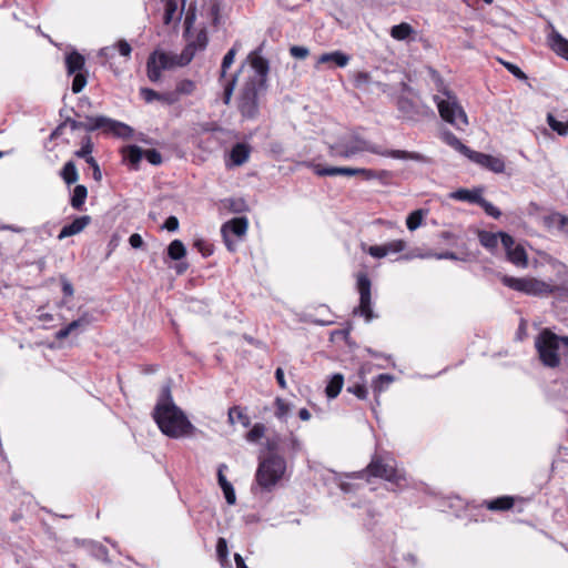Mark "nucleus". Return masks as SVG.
<instances>
[{"label": "nucleus", "mask_w": 568, "mask_h": 568, "mask_svg": "<svg viewBox=\"0 0 568 568\" xmlns=\"http://www.w3.org/2000/svg\"><path fill=\"white\" fill-rule=\"evenodd\" d=\"M152 417L160 430L168 437H185L194 432V426L184 412L174 404L170 387L162 388Z\"/></svg>", "instance_id": "f257e3e1"}, {"label": "nucleus", "mask_w": 568, "mask_h": 568, "mask_svg": "<svg viewBox=\"0 0 568 568\" xmlns=\"http://www.w3.org/2000/svg\"><path fill=\"white\" fill-rule=\"evenodd\" d=\"M369 152L385 158L398 160H413L416 162H428V158L418 153L404 150H384L375 145L358 134L343 138L328 146V154L332 158L351 159L359 153Z\"/></svg>", "instance_id": "f03ea898"}, {"label": "nucleus", "mask_w": 568, "mask_h": 568, "mask_svg": "<svg viewBox=\"0 0 568 568\" xmlns=\"http://www.w3.org/2000/svg\"><path fill=\"white\" fill-rule=\"evenodd\" d=\"M358 477L368 483L371 478H379L398 489H403L407 486L406 471L397 467V463L393 457L382 454H374L371 462L359 473Z\"/></svg>", "instance_id": "7ed1b4c3"}, {"label": "nucleus", "mask_w": 568, "mask_h": 568, "mask_svg": "<svg viewBox=\"0 0 568 568\" xmlns=\"http://www.w3.org/2000/svg\"><path fill=\"white\" fill-rule=\"evenodd\" d=\"M67 125H69L72 131L83 129L87 132H93L100 130L105 135L121 139H130L133 136L134 132L130 125L104 115L87 116L85 121H77L68 118L58 126V130H62Z\"/></svg>", "instance_id": "20e7f679"}, {"label": "nucleus", "mask_w": 568, "mask_h": 568, "mask_svg": "<svg viewBox=\"0 0 568 568\" xmlns=\"http://www.w3.org/2000/svg\"><path fill=\"white\" fill-rule=\"evenodd\" d=\"M286 470V460L278 454H270L260 460L255 481L262 490L271 491L282 479Z\"/></svg>", "instance_id": "39448f33"}, {"label": "nucleus", "mask_w": 568, "mask_h": 568, "mask_svg": "<svg viewBox=\"0 0 568 568\" xmlns=\"http://www.w3.org/2000/svg\"><path fill=\"white\" fill-rule=\"evenodd\" d=\"M267 85H257L254 81H245L240 89L236 105L244 120H254L260 114V98Z\"/></svg>", "instance_id": "423d86ee"}, {"label": "nucleus", "mask_w": 568, "mask_h": 568, "mask_svg": "<svg viewBox=\"0 0 568 568\" xmlns=\"http://www.w3.org/2000/svg\"><path fill=\"white\" fill-rule=\"evenodd\" d=\"M500 282L516 292L531 296H548L560 290L559 286L551 285L536 277H514L509 275H500Z\"/></svg>", "instance_id": "0eeeda50"}, {"label": "nucleus", "mask_w": 568, "mask_h": 568, "mask_svg": "<svg viewBox=\"0 0 568 568\" xmlns=\"http://www.w3.org/2000/svg\"><path fill=\"white\" fill-rule=\"evenodd\" d=\"M535 347L541 364L549 368H556L560 365L559 355L560 336L549 328H544L535 339Z\"/></svg>", "instance_id": "6e6552de"}, {"label": "nucleus", "mask_w": 568, "mask_h": 568, "mask_svg": "<svg viewBox=\"0 0 568 568\" xmlns=\"http://www.w3.org/2000/svg\"><path fill=\"white\" fill-rule=\"evenodd\" d=\"M447 100L439 99L438 97L434 98L439 115L445 122L450 123L457 129H463V126L468 124L467 115L458 103L456 97L450 95L449 93H447Z\"/></svg>", "instance_id": "1a4fd4ad"}, {"label": "nucleus", "mask_w": 568, "mask_h": 568, "mask_svg": "<svg viewBox=\"0 0 568 568\" xmlns=\"http://www.w3.org/2000/svg\"><path fill=\"white\" fill-rule=\"evenodd\" d=\"M237 42L226 52L222 60L220 75H219V82L221 87L223 88V94H222V101L225 105H229L231 103L233 92L236 85L237 81V73L232 74L227 77V70L231 68V65L234 62L235 55L237 53Z\"/></svg>", "instance_id": "9d476101"}, {"label": "nucleus", "mask_w": 568, "mask_h": 568, "mask_svg": "<svg viewBox=\"0 0 568 568\" xmlns=\"http://www.w3.org/2000/svg\"><path fill=\"white\" fill-rule=\"evenodd\" d=\"M174 67H178L176 54L155 50L148 58L146 75L151 82H159L162 71Z\"/></svg>", "instance_id": "9b49d317"}, {"label": "nucleus", "mask_w": 568, "mask_h": 568, "mask_svg": "<svg viewBox=\"0 0 568 568\" xmlns=\"http://www.w3.org/2000/svg\"><path fill=\"white\" fill-rule=\"evenodd\" d=\"M357 291L359 293V305L357 311L361 315L365 316L366 321H371L374 317L372 310V282L366 273H358Z\"/></svg>", "instance_id": "f8f14e48"}, {"label": "nucleus", "mask_w": 568, "mask_h": 568, "mask_svg": "<svg viewBox=\"0 0 568 568\" xmlns=\"http://www.w3.org/2000/svg\"><path fill=\"white\" fill-rule=\"evenodd\" d=\"M500 242L506 251L507 260L517 267L528 266V255L525 247L520 244L515 245V240L511 235L505 232H499Z\"/></svg>", "instance_id": "ddd939ff"}, {"label": "nucleus", "mask_w": 568, "mask_h": 568, "mask_svg": "<svg viewBox=\"0 0 568 568\" xmlns=\"http://www.w3.org/2000/svg\"><path fill=\"white\" fill-rule=\"evenodd\" d=\"M396 106L400 113V118L409 121H418L429 113L433 114V111L426 105L406 97H399L396 101Z\"/></svg>", "instance_id": "4468645a"}, {"label": "nucleus", "mask_w": 568, "mask_h": 568, "mask_svg": "<svg viewBox=\"0 0 568 568\" xmlns=\"http://www.w3.org/2000/svg\"><path fill=\"white\" fill-rule=\"evenodd\" d=\"M247 60L253 69V73L245 81H254L257 85H267L268 61L256 51L251 52Z\"/></svg>", "instance_id": "2eb2a0df"}, {"label": "nucleus", "mask_w": 568, "mask_h": 568, "mask_svg": "<svg viewBox=\"0 0 568 568\" xmlns=\"http://www.w3.org/2000/svg\"><path fill=\"white\" fill-rule=\"evenodd\" d=\"M248 227V221L246 217H234L230 220L229 222L224 223L221 227V233L224 239V242L230 251H234L227 233L231 232L236 236H243Z\"/></svg>", "instance_id": "dca6fc26"}, {"label": "nucleus", "mask_w": 568, "mask_h": 568, "mask_svg": "<svg viewBox=\"0 0 568 568\" xmlns=\"http://www.w3.org/2000/svg\"><path fill=\"white\" fill-rule=\"evenodd\" d=\"M303 164L307 168H311L313 170V172L318 176H335V175L354 176V175H357V168L323 166L321 164H315L313 162H304Z\"/></svg>", "instance_id": "f3484780"}, {"label": "nucleus", "mask_w": 568, "mask_h": 568, "mask_svg": "<svg viewBox=\"0 0 568 568\" xmlns=\"http://www.w3.org/2000/svg\"><path fill=\"white\" fill-rule=\"evenodd\" d=\"M469 159L475 163L495 172L501 173L505 171V162L500 158H496L490 154L473 151L469 154Z\"/></svg>", "instance_id": "a211bd4d"}, {"label": "nucleus", "mask_w": 568, "mask_h": 568, "mask_svg": "<svg viewBox=\"0 0 568 568\" xmlns=\"http://www.w3.org/2000/svg\"><path fill=\"white\" fill-rule=\"evenodd\" d=\"M515 503L516 497L504 495L493 499L483 500L480 507L495 513H504L510 510L515 506Z\"/></svg>", "instance_id": "6ab92c4d"}, {"label": "nucleus", "mask_w": 568, "mask_h": 568, "mask_svg": "<svg viewBox=\"0 0 568 568\" xmlns=\"http://www.w3.org/2000/svg\"><path fill=\"white\" fill-rule=\"evenodd\" d=\"M547 44L558 57L568 61V40L555 29L548 34Z\"/></svg>", "instance_id": "aec40b11"}, {"label": "nucleus", "mask_w": 568, "mask_h": 568, "mask_svg": "<svg viewBox=\"0 0 568 568\" xmlns=\"http://www.w3.org/2000/svg\"><path fill=\"white\" fill-rule=\"evenodd\" d=\"M91 223V216L82 215L75 217L70 224L64 225L59 235V240H63L69 236H73L82 232Z\"/></svg>", "instance_id": "412c9836"}, {"label": "nucleus", "mask_w": 568, "mask_h": 568, "mask_svg": "<svg viewBox=\"0 0 568 568\" xmlns=\"http://www.w3.org/2000/svg\"><path fill=\"white\" fill-rule=\"evenodd\" d=\"M185 0H182V8L179 10V0H165L163 23L170 26L178 24L182 18Z\"/></svg>", "instance_id": "4be33fe9"}, {"label": "nucleus", "mask_w": 568, "mask_h": 568, "mask_svg": "<svg viewBox=\"0 0 568 568\" xmlns=\"http://www.w3.org/2000/svg\"><path fill=\"white\" fill-rule=\"evenodd\" d=\"M481 193L483 189L480 187L474 190L458 189L455 192L450 193L449 196L453 200L469 202L478 205L483 197Z\"/></svg>", "instance_id": "5701e85b"}, {"label": "nucleus", "mask_w": 568, "mask_h": 568, "mask_svg": "<svg viewBox=\"0 0 568 568\" xmlns=\"http://www.w3.org/2000/svg\"><path fill=\"white\" fill-rule=\"evenodd\" d=\"M250 154L251 148L248 144L236 143L230 152V160L233 165L241 166L248 160Z\"/></svg>", "instance_id": "b1692460"}, {"label": "nucleus", "mask_w": 568, "mask_h": 568, "mask_svg": "<svg viewBox=\"0 0 568 568\" xmlns=\"http://www.w3.org/2000/svg\"><path fill=\"white\" fill-rule=\"evenodd\" d=\"M122 156L128 161L133 170L139 169V164L143 158V150L138 145H125L121 149Z\"/></svg>", "instance_id": "393cba45"}, {"label": "nucleus", "mask_w": 568, "mask_h": 568, "mask_svg": "<svg viewBox=\"0 0 568 568\" xmlns=\"http://www.w3.org/2000/svg\"><path fill=\"white\" fill-rule=\"evenodd\" d=\"M84 57L77 51H72L65 57V67L68 74L81 72L84 68Z\"/></svg>", "instance_id": "a878e982"}, {"label": "nucleus", "mask_w": 568, "mask_h": 568, "mask_svg": "<svg viewBox=\"0 0 568 568\" xmlns=\"http://www.w3.org/2000/svg\"><path fill=\"white\" fill-rule=\"evenodd\" d=\"M245 410L246 409L244 407L239 405L232 406L227 414L230 424L234 425L235 423H239L244 427H248L251 425V418Z\"/></svg>", "instance_id": "bb28decb"}, {"label": "nucleus", "mask_w": 568, "mask_h": 568, "mask_svg": "<svg viewBox=\"0 0 568 568\" xmlns=\"http://www.w3.org/2000/svg\"><path fill=\"white\" fill-rule=\"evenodd\" d=\"M357 175L363 176V179H365V180L377 179L384 183H387L394 176L393 172L387 171V170L376 171V170L365 169V168H357Z\"/></svg>", "instance_id": "cd10ccee"}, {"label": "nucleus", "mask_w": 568, "mask_h": 568, "mask_svg": "<svg viewBox=\"0 0 568 568\" xmlns=\"http://www.w3.org/2000/svg\"><path fill=\"white\" fill-rule=\"evenodd\" d=\"M349 57L342 51H334L329 53H323L318 58V63H334L336 67L344 68L347 65Z\"/></svg>", "instance_id": "c85d7f7f"}, {"label": "nucleus", "mask_w": 568, "mask_h": 568, "mask_svg": "<svg viewBox=\"0 0 568 568\" xmlns=\"http://www.w3.org/2000/svg\"><path fill=\"white\" fill-rule=\"evenodd\" d=\"M217 480H219L220 487L223 490V494H224V497L226 499V503L229 505H234L235 501H236L235 491H234V488H233L232 484L224 476V474L222 471V467L219 468Z\"/></svg>", "instance_id": "c756f323"}, {"label": "nucleus", "mask_w": 568, "mask_h": 568, "mask_svg": "<svg viewBox=\"0 0 568 568\" xmlns=\"http://www.w3.org/2000/svg\"><path fill=\"white\" fill-rule=\"evenodd\" d=\"M389 34L393 39L397 41H404L409 39L413 34H415V30L407 22H402L399 24L393 26L390 28Z\"/></svg>", "instance_id": "7c9ffc66"}, {"label": "nucleus", "mask_w": 568, "mask_h": 568, "mask_svg": "<svg viewBox=\"0 0 568 568\" xmlns=\"http://www.w3.org/2000/svg\"><path fill=\"white\" fill-rule=\"evenodd\" d=\"M394 382V376L390 375V374H379L376 378H374L373 383H372V388H373V393H374V396L376 398L379 397V395L385 392L386 389H388V387L390 386V384Z\"/></svg>", "instance_id": "2f4dec72"}, {"label": "nucleus", "mask_w": 568, "mask_h": 568, "mask_svg": "<svg viewBox=\"0 0 568 568\" xmlns=\"http://www.w3.org/2000/svg\"><path fill=\"white\" fill-rule=\"evenodd\" d=\"M88 196V189L85 185L78 184L73 189L70 204L74 210L81 211Z\"/></svg>", "instance_id": "473e14b6"}, {"label": "nucleus", "mask_w": 568, "mask_h": 568, "mask_svg": "<svg viewBox=\"0 0 568 568\" xmlns=\"http://www.w3.org/2000/svg\"><path fill=\"white\" fill-rule=\"evenodd\" d=\"M115 48L118 49L119 53L123 57H125L126 59L130 58L131 55V52H132V48L130 45V43L126 41V40H119L115 44V47H106V48H103L101 49L100 51V55L101 57H112L113 55V51L115 50Z\"/></svg>", "instance_id": "72a5a7b5"}, {"label": "nucleus", "mask_w": 568, "mask_h": 568, "mask_svg": "<svg viewBox=\"0 0 568 568\" xmlns=\"http://www.w3.org/2000/svg\"><path fill=\"white\" fill-rule=\"evenodd\" d=\"M224 209L232 213H244L248 211L246 201L242 197H229L221 201Z\"/></svg>", "instance_id": "f704fd0d"}, {"label": "nucleus", "mask_w": 568, "mask_h": 568, "mask_svg": "<svg viewBox=\"0 0 568 568\" xmlns=\"http://www.w3.org/2000/svg\"><path fill=\"white\" fill-rule=\"evenodd\" d=\"M500 239L499 232L493 233L489 231H478V240L479 243L487 250L494 251L498 245V240Z\"/></svg>", "instance_id": "c9c22d12"}, {"label": "nucleus", "mask_w": 568, "mask_h": 568, "mask_svg": "<svg viewBox=\"0 0 568 568\" xmlns=\"http://www.w3.org/2000/svg\"><path fill=\"white\" fill-rule=\"evenodd\" d=\"M60 176L67 185L74 184L78 181L79 174L73 161H68L64 163L60 171Z\"/></svg>", "instance_id": "e433bc0d"}, {"label": "nucleus", "mask_w": 568, "mask_h": 568, "mask_svg": "<svg viewBox=\"0 0 568 568\" xmlns=\"http://www.w3.org/2000/svg\"><path fill=\"white\" fill-rule=\"evenodd\" d=\"M186 255V248L182 241L173 240L168 246V256L173 261H181Z\"/></svg>", "instance_id": "4c0bfd02"}, {"label": "nucleus", "mask_w": 568, "mask_h": 568, "mask_svg": "<svg viewBox=\"0 0 568 568\" xmlns=\"http://www.w3.org/2000/svg\"><path fill=\"white\" fill-rule=\"evenodd\" d=\"M344 378L341 374L334 375L328 382L325 393L327 397L335 398L342 390Z\"/></svg>", "instance_id": "58836bf2"}, {"label": "nucleus", "mask_w": 568, "mask_h": 568, "mask_svg": "<svg viewBox=\"0 0 568 568\" xmlns=\"http://www.w3.org/2000/svg\"><path fill=\"white\" fill-rule=\"evenodd\" d=\"M197 51L195 42H187L180 55H176L178 67H184L189 64L194 58Z\"/></svg>", "instance_id": "ea45409f"}, {"label": "nucleus", "mask_w": 568, "mask_h": 568, "mask_svg": "<svg viewBox=\"0 0 568 568\" xmlns=\"http://www.w3.org/2000/svg\"><path fill=\"white\" fill-rule=\"evenodd\" d=\"M196 89V83L193 80L190 79H183L176 82L175 85V93H178V98L180 99L181 95H190L192 94Z\"/></svg>", "instance_id": "a19ab883"}, {"label": "nucleus", "mask_w": 568, "mask_h": 568, "mask_svg": "<svg viewBox=\"0 0 568 568\" xmlns=\"http://www.w3.org/2000/svg\"><path fill=\"white\" fill-rule=\"evenodd\" d=\"M372 83V77L366 71H357L353 74V85L356 89L367 90Z\"/></svg>", "instance_id": "79ce46f5"}, {"label": "nucleus", "mask_w": 568, "mask_h": 568, "mask_svg": "<svg viewBox=\"0 0 568 568\" xmlns=\"http://www.w3.org/2000/svg\"><path fill=\"white\" fill-rule=\"evenodd\" d=\"M93 151V143H92V140L90 136H84L81 141V148L79 150H77L74 152V155L77 158H81V159H84L87 161V159L89 158H93L91 155Z\"/></svg>", "instance_id": "37998d69"}, {"label": "nucleus", "mask_w": 568, "mask_h": 568, "mask_svg": "<svg viewBox=\"0 0 568 568\" xmlns=\"http://www.w3.org/2000/svg\"><path fill=\"white\" fill-rule=\"evenodd\" d=\"M547 123L550 126V129L552 131L557 132L559 135H567L568 134V121L567 122H560L551 113H549L547 115Z\"/></svg>", "instance_id": "c03bdc74"}, {"label": "nucleus", "mask_w": 568, "mask_h": 568, "mask_svg": "<svg viewBox=\"0 0 568 568\" xmlns=\"http://www.w3.org/2000/svg\"><path fill=\"white\" fill-rule=\"evenodd\" d=\"M424 213L422 210L413 211L406 219V225L409 231H414L422 225Z\"/></svg>", "instance_id": "a18cd8bd"}, {"label": "nucleus", "mask_w": 568, "mask_h": 568, "mask_svg": "<svg viewBox=\"0 0 568 568\" xmlns=\"http://www.w3.org/2000/svg\"><path fill=\"white\" fill-rule=\"evenodd\" d=\"M266 432V427L262 423H256L250 432L246 434V439L252 443L258 442L262 437H264Z\"/></svg>", "instance_id": "49530a36"}, {"label": "nucleus", "mask_w": 568, "mask_h": 568, "mask_svg": "<svg viewBox=\"0 0 568 568\" xmlns=\"http://www.w3.org/2000/svg\"><path fill=\"white\" fill-rule=\"evenodd\" d=\"M92 321H93L92 315L90 313L85 312L78 320H74L71 323H69L68 326H69V329H71V332H74L78 328L87 327L88 325H90L92 323Z\"/></svg>", "instance_id": "de8ad7c7"}, {"label": "nucleus", "mask_w": 568, "mask_h": 568, "mask_svg": "<svg viewBox=\"0 0 568 568\" xmlns=\"http://www.w3.org/2000/svg\"><path fill=\"white\" fill-rule=\"evenodd\" d=\"M446 141L449 145H452L453 148H455L456 150H458L459 152H462L463 154H465L468 158H469L470 152H473V150H470L468 146H466L464 143H462V141L457 136H455L453 133H448L446 135Z\"/></svg>", "instance_id": "09e8293b"}, {"label": "nucleus", "mask_w": 568, "mask_h": 568, "mask_svg": "<svg viewBox=\"0 0 568 568\" xmlns=\"http://www.w3.org/2000/svg\"><path fill=\"white\" fill-rule=\"evenodd\" d=\"M193 245L202 254L203 257H209L214 252L213 244L202 239L195 240Z\"/></svg>", "instance_id": "8fccbe9b"}, {"label": "nucleus", "mask_w": 568, "mask_h": 568, "mask_svg": "<svg viewBox=\"0 0 568 568\" xmlns=\"http://www.w3.org/2000/svg\"><path fill=\"white\" fill-rule=\"evenodd\" d=\"M478 205L485 211V213L488 216H491L494 219H499L501 216L500 210L484 197H481Z\"/></svg>", "instance_id": "3c124183"}, {"label": "nucleus", "mask_w": 568, "mask_h": 568, "mask_svg": "<svg viewBox=\"0 0 568 568\" xmlns=\"http://www.w3.org/2000/svg\"><path fill=\"white\" fill-rule=\"evenodd\" d=\"M195 19H196V14H195V8L194 7H190L185 13V18H184V37L186 39H189L190 37V32H191V29L195 22Z\"/></svg>", "instance_id": "603ef678"}, {"label": "nucleus", "mask_w": 568, "mask_h": 568, "mask_svg": "<svg viewBox=\"0 0 568 568\" xmlns=\"http://www.w3.org/2000/svg\"><path fill=\"white\" fill-rule=\"evenodd\" d=\"M385 247L388 254H396L405 251L407 247V243L404 240H394L390 242L385 243Z\"/></svg>", "instance_id": "864d4df0"}, {"label": "nucleus", "mask_w": 568, "mask_h": 568, "mask_svg": "<svg viewBox=\"0 0 568 568\" xmlns=\"http://www.w3.org/2000/svg\"><path fill=\"white\" fill-rule=\"evenodd\" d=\"M73 81L71 90L73 93H80L87 84V75L82 72L73 73Z\"/></svg>", "instance_id": "5fc2aeb1"}, {"label": "nucleus", "mask_w": 568, "mask_h": 568, "mask_svg": "<svg viewBox=\"0 0 568 568\" xmlns=\"http://www.w3.org/2000/svg\"><path fill=\"white\" fill-rule=\"evenodd\" d=\"M500 63L517 79L519 80H526L527 75L526 73L516 64L511 62H507L504 60H499Z\"/></svg>", "instance_id": "6e6d98bb"}, {"label": "nucleus", "mask_w": 568, "mask_h": 568, "mask_svg": "<svg viewBox=\"0 0 568 568\" xmlns=\"http://www.w3.org/2000/svg\"><path fill=\"white\" fill-rule=\"evenodd\" d=\"M160 93L161 92H158L150 88H141L140 89V95L146 103H151L155 100L160 101Z\"/></svg>", "instance_id": "4d7b16f0"}, {"label": "nucleus", "mask_w": 568, "mask_h": 568, "mask_svg": "<svg viewBox=\"0 0 568 568\" xmlns=\"http://www.w3.org/2000/svg\"><path fill=\"white\" fill-rule=\"evenodd\" d=\"M290 412V405L282 398L277 397L275 399V416L277 418L285 417Z\"/></svg>", "instance_id": "13d9d810"}, {"label": "nucleus", "mask_w": 568, "mask_h": 568, "mask_svg": "<svg viewBox=\"0 0 568 568\" xmlns=\"http://www.w3.org/2000/svg\"><path fill=\"white\" fill-rule=\"evenodd\" d=\"M347 392L354 394L358 399H365L368 394L366 386L359 383L349 385Z\"/></svg>", "instance_id": "bf43d9fd"}, {"label": "nucleus", "mask_w": 568, "mask_h": 568, "mask_svg": "<svg viewBox=\"0 0 568 568\" xmlns=\"http://www.w3.org/2000/svg\"><path fill=\"white\" fill-rule=\"evenodd\" d=\"M216 555L221 561L226 560L229 556L227 542L223 537H220L216 541Z\"/></svg>", "instance_id": "052dcab7"}, {"label": "nucleus", "mask_w": 568, "mask_h": 568, "mask_svg": "<svg viewBox=\"0 0 568 568\" xmlns=\"http://www.w3.org/2000/svg\"><path fill=\"white\" fill-rule=\"evenodd\" d=\"M143 156H145L148 162L152 165H160L163 161L161 153L155 149L143 151Z\"/></svg>", "instance_id": "680f3d73"}, {"label": "nucleus", "mask_w": 568, "mask_h": 568, "mask_svg": "<svg viewBox=\"0 0 568 568\" xmlns=\"http://www.w3.org/2000/svg\"><path fill=\"white\" fill-rule=\"evenodd\" d=\"M180 100L178 98V93L175 91L162 92L160 93V102L172 105L178 103Z\"/></svg>", "instance_id": "e2e57ef3"}, {"label": "nucleus", "mask_w": 568, "mask_h": 568, "mask_svg": "<svg viewBox=\"0 0 568 568\" xmlns=\"http://www.w3.org/2000/svg\"><path fill=\"white\" fill-rule=\"evenodd\" d=\"M368 254L375 258H382L387 255V251L385 244L383 245H372L367 250Z\"/></svg>", "instance_id": "0e129e2a"}, {"label": "nucleus", "mask_w": 568, "mask_h": 568, "mask_svg": "<svg viewBox=\"0 0 568 568\" xmlns=\"http://www.w3.org/2000/svg\"><path fill=\"white\" fill-rule=\"evenodd\" d=\"M290 53L292 57H294L296 59H305L308 57L310 51L305 47L293 45L290 48Z\"/></svg>", "instance_id": "69168bd1"}, {"label": "nucleus", "mask_w": 568, "mask_h": 568, "mask_svg": "<svg viewBox=\"0 0 568 568\" xmlns=\"http://www.w3.org/2000/svg\"><path fill=\"white\" fill-rule=\"evenodd\" d=\"M192 42H195V45H196V49L197 50H203L205 49L206 44H207V34H206V31L204 29L200 30L195 37V40H193Z\"/></svg>", "instance_id": "338daca9"}, {"label": "nucleus", "mask_w": 568, "mask_h": 568, "mask_svg": "<svg viewBox=\"0 0 568 568\" xmlns=\"http://www.w3.org/2000/svg\"><path fill=\"white\" fill-rule=\"evenodd\" d=\"M60 280L63 295L65 297H72L74 294V288L71 282L65 276H61Z\"/></svg>", "instance_id": "774afa93"}]
</instances>
